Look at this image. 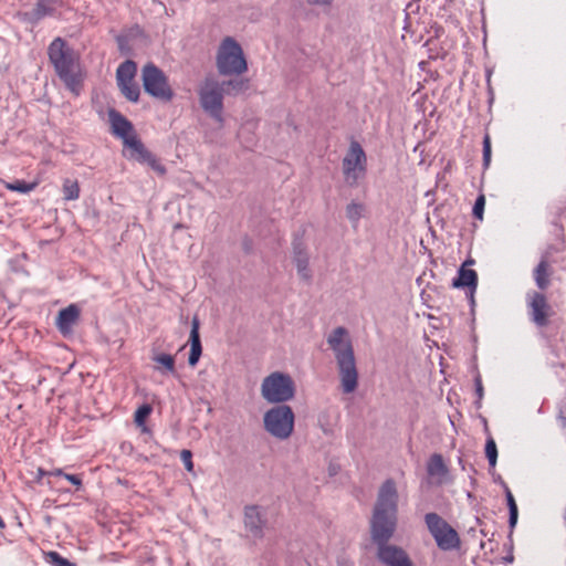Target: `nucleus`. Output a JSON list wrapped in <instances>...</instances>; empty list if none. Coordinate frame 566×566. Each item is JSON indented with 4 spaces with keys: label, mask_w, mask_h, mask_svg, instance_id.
Segmentation results:
<instances>
[{
    "label": "nucleus",
    "mask_w": 566,
    "mask_h": 566,
    "mask_svg": "<svg viewBox=\"0 0 566 566\" xmlns=\"http://www.w3.org/2000/svg\"><path fill=\"white\" fill-rule=\"evenodd\" d=\"M137 71V65L134 61L127 60L123 62L116 71L117 83L134 81Z\"/></svg>",
    "instance_id": "obj_7"
},
{
    "label": "nucleus",
    "mask_w": 566,
    "mask_h": 566,
    "mask_svg": "<svg viewBox=\"0 0 566 566\" xmlns=\"http://www.w3.org/2000/svg\"><path fill=\"white\" fill-rule=\"evenodd\" d=\"M50 62L67 88L78 94L82 73L78 54L62 38H55L48 49Z\"/></svg>",
    "instance_id": "obj_1"
},
{
    "label": "nucleus",
    "mask_w": 566,
    "mask_h": 566,
    "mask_svg": "<svg viewBox=\"0 0 566 566\" xmlns=\"http://www.w3.org/2000/svg\"><path fill=\"white\" fill-rule=\"evenodd\" d=\"M109 120L112 130L117 138L123 139V142H134L129 138L133 126L124 116H122L119 113L111 112Z\"/></svg>",
    "instance_id": "obj_5"
},
{
    "label": "nucleus",
    "mask_w": 566,
    "mask_h": 566,
    "mask_svg": "<svg viewBox=\"0 0 566 566\" xmlns=\"http://www.w3.org/2000/svg\"><path fill=\"white\" fill-rule=\"evenodd\" d=\"M224 88L217 81H206L199 90L202 109L217 122H222Z\"/></svg>",
    "instance_id": "obj_4"
},
{
    "label": "nucleus",
    "mask_w": 566,
    "mask_h": 566,
    "mask_svg": "<svg viewBox=\"0 0 566 566\" xmlns=\"http://www.w3.org/2000/svg\"><path fill=\"white\" fill-rule=\"evenodd\" d=\"M118 87L123 95L129 99L130 102H137L139 97V87L138 85L132 82L117 83Z\"/></svg>",
    "instance_id": "obj_8"
},
{
    "label": "nucleus",
    "mask_w": 566,
    "mask_h": 566,
    "mask_svg": "<svg viewBox=\"0 0 566 566\" xmlns=\"http://www.w3.org/2000/svg\"><path fill=\"white\" fill-rule=\"evenodd\" d=\"M491 74H492V73H491V71H489V70H488V71H486V78H488V85H489V87H490V95H492V90H491ZM492 101H493V96H490V99H489L490 104L492 103Z\"/></svg>",
    "instance_id": "obj_11"
},
{
    "label": "nucleus",
    "mask_w": 566,
    "mask_h": 566,
    "mask_svg": "<svg viewBox=\"0 0 566 566\" xmlns=\"http://www.w3.org/2000/svg\"><path fill=\"white\" fill-rule=\"evenodd\" d=\"M224 88L226 94H238L248 88L247 80H230L220 84Z\"/></svg>",
    "instance_id": "obj_9"
},
{
    "label": "nucleus",
    "mask_w": 566,
    "mask_h": 566,
    "mask_svg": "<svg viewBox=\"0 0 566 566\" xmlns=\"http://www.w3.org/2000/svg\"><path fill=\"white\" fill-rule=\"evenodd\" d=\"M311 4H317V6H328L332 3L333 0H307Z\"/></svg>",
    "instance_id": "obj_10"
},
{
    "label": "nucleus",
    "mask_w": 566,
    "mask_h": 566,
    "mask_svg": "<svg viewBox=\"0 0 566 566\" xmlns=\"http://www.w3.org/2000/svg\"><path fill=\"white\" fill-rule=\"evenodd\" d=\"M217 69L221 75H241L248 63L241 45L231 36L224 38L217 52Z\"/></svg>",
    "instance_id": "obj_2"
},
{
    "label": "nucleus",
    "mask_w": 566,
    "mask_h": 566,
    "mask_svg": "<svg viewBox=\"0 0 566 566\" xmlns=\"http://www.w3.org/2000/svg\"><path fill=\"white\" fill-rule=\"evenodd\" d=\"M63 6V0H38L33 9V17L40 20L46 15H51L55 10Z\"/></svg>",
    "instance_id": "obj_6"
},
{
    "label": "nucleus",
    "mask_w": 566,
    "mask_h": 566,
    "mask_svg": "<svg viewBox=\"0 0 566 566\" xmlns=\"http://www.w3.org/2000/svg\"><path fill=\"white\" fill-rule=\"evenodd\" d=\"M483 142H485V143H489V142H490V135H489V134H486V135L484 136Z\"/></svg>",
    "instance_id": "obj_12"
},
{
    "label": "nucleus",
    "mask_w": 566,
    "mask_h": 566,
    "mask_svg": "<svg viewBox=\"0 0 566 566\" xmlns=\"http://www.w3.org/2000/svg\"><path fill=\"white\" fill-rule=\"evenodd\" d=\"M142 80L145 92L153 97L165 102L172 98L174 92L168 83L167 76L155 64L148 63L143 67Z\"/></svg>",
    "instance_id": "obj_3"
}]
</instances>
